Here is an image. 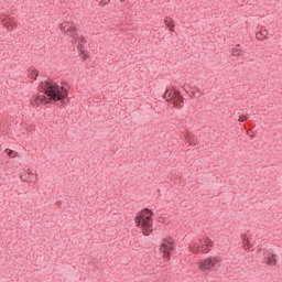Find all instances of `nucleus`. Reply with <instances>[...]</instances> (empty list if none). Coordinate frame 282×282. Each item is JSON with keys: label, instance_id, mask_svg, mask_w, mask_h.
Returning <instances> with one entry per match:
<instances>
[{"label": "nucleus", "instance_id": "nucleus-1", "mask_svg": "<svg viewBox=\"0 0 282 282\" xmlns=\"http://www.w3.org/2000/svg\"><path fill=\"white\" fill-rule=\"evenodd\" d=\"M41 87L45 95L35 97L32 101L33 107H39V105H48L51 100L54 102H61L68 96L67 87L58 85L56 82H42Z\"/></svg>", "mask_w": 282, "mask_h": 282}, {"label": "nucleus", "instance_id": "nucleus-2", "mask_svg": "<svg viewBox=\"0 0 282 282\" xmlns=\"http://www.w3.org/2000/svg\"><path fill=\"white\" fill-rule=\"evenodd\" d=\"M134 221L138 228H142L145 237H148L150 232H153V210L144 208L137 215Z\"/></svg>", "mask_w": 282, "mask_h": 282}, {"label": "nucleus", "instance_id": "nucleus-3", "mask_svg": "<svg viewBox=\"0 0 282 282\" xmlns=\"http://www.w3.org/2000/svg\"><path fill=\"white\" fill-rule=\"evenodd\" d=\"M163 98L167 102L172 100V102L176 107H180V108L184 107V97H182V94L180 93V90L167 88L163 94Z\"/></svg>", "mask_w": 282, "mask_h": 282}, {"label": "nucleus", "instance_id": "nucleus-4", "mask_svg": "<svg viewBox=\"0 0 282 282\" xmlns=\"http://www.w3.org/2000/svg\"><path fill=\"white\" fill-rule=\"evenodd\" d=\"M218 265H219V259L215 257L206 258L204 260H200L199 262V268L202 272H204L205 274H210V272H213L215 268H218Z\"/></svg>", "mask_w": 282, "mask_h": 282}, {"label": "nucleus", "instance_id": "nucleus-5", "mask_svg": "<svg viewBox=\"0 0 282 282\" xmlns=\"http://www.w3.org/2000/svg\"><path fill=\"white\" fill-rule=\"evenodd\" d=\"M61 31L64 32V34H67L70 36L72 41L76 39V34H78V30L74 26V23L72 22H64L61 24Z\"/></svg>", "mask_w": 282, "mask_h": 282}, {"label": "nucleus", "instance_id": "nucleus-6", "mask_svg": "<svg viewBox=\"0 0 282 282\" xmlns=\"http://www.w3.org/2000/svg\"><path fill=\"white\" fill-rule=\"evenodd\" d=\"M174 248L175 247L173 246V242L164 241V242H162L160 250H161L163 257H169L171 254V252H173Z\"/></svg>", "mask_w": 282, "mask_h": 282}, {"label": "nucleus", "instance_id": "nucleus-7", "mask_svg": "<svg viewBox=\"0 0 282 282\" xmlns=\"http://www.w3.org/2000/svg\"><path fill=\"white\" fill-rule=\"evenodd\" d=\"M263 263L267 265H276V254L274 253H269L264 257Z\"/></svg>", "mask_w": 282, "mask_h": 282}, {"label": "nucleus", "instance_id": "nucleus-8", "mask_svg": "<svg viewBox=\"0 0 282 282\" xmlns=\"http://www.w3.org/2000/svg\"><path fill=\"white\" fill-rule=\"evenodd\" d=\"M256 36L259 41H263L268 36V30L261 29V31L256 33Z\"/></svg>", "mask_w": 282, "mask_h": 282}, {"label": "nucleus", "instance_id": "nucleus-9", "mask_svg": "<svg viewBox=\"0 0 282 282\" xmlns=\"http://www.w3.org/2000/svg\"><path fill=\"white\" fill-rule=\"evenodd\" d=\"M209 246H210V243L205 241L202 246H197V251L198 252H209L210 251V249H208Z\"/></svg>", "mask_w": 282, "mask_h": 282}, {"label": "nucleus", "instance_id": "nucleus-10", "mask_svg": "<svg viewBox=\"0 0 282 282\" xmlns=\"http://www.w3.org/2000/svg\"><path fill=\"white\" fill-rule=\"evenodd\" d=\"M30 78H33V80H36L39 78V70L37 69H31L29 70Z\"/></svg>", "mask_w": 282, "mask_h": 282}, {"label": "nucleus", "instance_id": "nucleus-11", "mask_svg": "<svg viewBox=\"0 0 282 282\" xmlns=\"http://www.w3.org/2000/svg\"><path fill=\"white\" fill-rule=\"evenodd\" d=\"M77 50H79V52L83 54L84 58L87 59V54L85 53V45L78 43Z\"/></svg>", "mask_w": 282, "mask_h": 282}, {"label": "nucleus", "instance_id": "nucleus-12", "mask_svg": "<svg viewBox=\"0 0 282 282\" xmlns=\"http://www.w3.org/2000/svg\"><path fill=\"white\" fill-rule=\"evenodd\" d=\"M73 41L80 43L84 45V43H87V40L84 36L75 37Z\"/></svg>", "mask_w": 282, "mask_h": 282}, {"label": "nucleus", "instance_id": "nucleus-13", "mask_svg": "<svg viewBox=\"0 0 282 282\" xmlns=\"http://www.w3.org/2000/svg\"><path fill=\"white\" fill-rule=\"evenodd\" d=\"M165 25H166V28H169V30H170L171 32H174L175 24H172V25H171V21L165 20Z\"/></svg>", "mask_w": 282, "mask_h": 282}, {"label": "nucleus", "instance_id": "nucleus-14", "mask_svg": "<svg viewBox=\"0 0 282 282\" xmlns=\"http://www.w3.org/2000/svg\"><path fill=\"white\" fill-rule=\"evenodd\" d=\"M232 55L234 56H240L241 55V48H234V51H232Z\"/></svg>", "mask_w": 282, "mask_h": 282}, {"label": "nucleus", "instance_id": "nucleus-15", "mask_svg": "<svg viewBox=\"0 0 282 282\" xmlns=\"http://www.w3.org/2000/svg\"><path fill=\"white\" fill-rule=\"evenodd\" d=\"M7 153L9 155V158H15L17 152H14V150H7Z\"/></svg>", "mask_w": 282, "mask_h": 282}, {"label": "nucleus", "instance_id": "nucleus-16", "mask_svg": "<svg viewBox=\"0 0 282 282\" xmlns=\"http://www.w3.org/2000/svg\"><path fill=\"white\" fill-rule=\"evenodd\" d=\"M246 120H248V118H246L245 116L239 117V122H246Z\"/></svg>", "mask_w": 282, "mask_h": 282}, {"label": "nucleus", "instance_id": "nucleus-17", "mask_svg": "<svg viewBox=\"0 0 282 282\" xmlns=\"http://www.w3.org/2000/svg\"><path fill=\"white\" fill-rule=\"evenodd\" d=\"M8 30H10V26H7Z\"/></svg>", "mask_w": 282, "mask_h": 282}]
</instances>
